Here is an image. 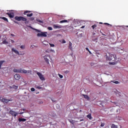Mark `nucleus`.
Instances as JSON below:
<instances>
[{"instance_id":"f257e3e1","label":"nucleus","mask_w":128,"mask_h":128,"mask_svg":"<svg viewBox=\"0 0 128 128\" xmlns=\"http://www.w3.org/2000/svg\"><path fill=\"white\" fill-rule=\"evenodd\" d=\"M13 72H20L21 74H32V70H26L24 69H22V68H20V69H14Z\"/></svg>"},{"instance_id":"f03ea898","label":"nucleus","mask_w":128,"mask_h":128,"mask_svg":"<svg viewBox=\"0 0 128 128\" xmlns=\"http://www.w3.org/2000/svg\"><path fill=\"white\" fill-rule=\"evenodd\" d=\"M14 20H18V22H20V20H22V22H25V24H27L26 20H28V19L24 17V16H16L14 17Z\"/></svg>"},{"instance_id":"7ed1b4c3","label":"nucleus","mask_w":128,"mask_h":128,"mask_svg":"<svg viewBox=\"0 0 128 128\" xmlns=\"http://www.w3.org/2000/svg\"><path fill=\"white\" fill-rule=\"evenodd\" d=\"M107 60H114L116 58V54H110L109 56L106 57Z\"/></svg>"},{"instance_id":"20e7f679","label":"nucleus","mask_w":128,"mask_h":128,"mask_svg":"<svg viewBox=\"0 0 128 128\" xmlns=\"http://www.w3.org/2000/svg\"><path fill=\"white\" fill-rule=\"evenodd\" d=\"M48 32H41V33H38L37 34L38 36L46 38Z\"/></svg>"},{"instance_id":"39448f33","label":"nucleus","mask_w":128,"mask_h":128,"mask_svg":"<svg viewBox=\"0 0 128 128\" xmlns=\"http://www.w3.org/2000/svg\"><path fill=\"white\" fill-rule=\"evenodd\" d=\"M36 74H38V76H39V78L41 80H46V78L44 76V75H42V73H40V72H37Z\"/></svg>"},{"instance_id":"423d86ee","label":"nucleus","mask_w":128,"mask_h":128,"mask_svg":"<svg viewBox=\"0 0 128 128\" xmlns=\"http://www.w3.org/2000/svg\"><path fill=\"white\" fill-rule=\"evenodd\" d=\"M12 51L14 52V54H18V56H24V53L21 54H20V52L17 50H16V49H14V48H12Z\"/></svg>"},{"instance_id":"0eeeda50","label":"nucleus","mask_w":128,"mask_h":128,"mask_svg":"<svg viewBox=\"0 0 128 128\" xmlns=\"http://www.w3.org/2000/svg\"><path fill=\"white\" fill-rule=\"evenodd\" d=\"M9 112H10V114L12 115L14 118H16L18 116V112H15L14 111H13L12 110H10Z\"/></svg>"},{"instance_id":"6e6552de","label":"nucleus","mask_w":128,"mask_h":128,"mask_svg":"<svg viewBox=\"0 0 128 128\" xmlns=\"http://www.w3.org/2000/svg\"><path fill=\"white\" fill-rule=\"evenodd\" d=\"M48 58H50V56H48V55H46L44 56V60L45 62H46V64H50V62H49Z\"/></svg>"},{"instance_id":"1a4fd4ad","label":"nucleus","mask_w":128,"mask_h":128,"mask_svg":"<svg viewBox=\"0 0 128 128\" xmlns=\"http://www.w3.org/2000/svg\"><path fill=\"white\" fill-rule=\"evenodd\" d=\"M6 14L10 18H14V14L12 12L10 13H6Z\"/></svg>"},{"instance_id":"9d476101","label":"nucleus","mask_w":128,"mask_h":128,"mask_svg":"<svg viewBox=\"0 0 128 128\" xmlns=\"http://www.w3.org/2000/svg\"><path fill=\"white\" fill-rule=\"evenodd\" d=\"M10 100L4 98H2V102H4V104H8V102H10Z\"/></svg>"},{"instance_id":"9b49d317","label":"nucleus","mask_w":128,"mask_h":128,"mask_svg":"<svg viewBox=\"0 0 128 128\" xmlns=\"http://www.w3.org/2000/svg\"><path fill=\"white\" fill-rule=\"evenodd\" d=\"M68 48L69 50H72V42H69Z\"/></svg>"},{"instance_id":"f8f14e48","label":"nucleus","mask_w":128,"mask_h":128,"mask_svg":"<svg viewBox=\"0 0 128 128\" xmlns=\"http://www.w3.org/2000/svg\"><path fill=\"white\" fill-rule=\"evenodd\" d=\"M15 80H18L20 78V76L18 74H16L14 76Z\"/></svg>"},{"instance_id":"ddd939ff","label":"nucleus","mask_w":128,"mask_h":128,"mask_svg":"<svg viewBox=\"0 0 128 128\" xmlns=\"http://www.w3.org/2000/svg\"><path fill=\"white\" fill-rule=\"evenodd\" d=\"M54 28H62V26L60 25L54 24L53 25Z\"/></svg>"},{"instance_id":"4468645a","label":"nucleus","mask_w":128,"mask_h":128,"mask_svg":"<svg viewBox=\"0 0 128 128\" xmlns=\"http://www.w3.org/2000/svg\"><path fill=\"white\" fill-rule=\"evenodd\" d=\"M6 62L4 60H0V70L2 68V66L4 64V63Z\"/></svg>"},{"instance_id":"2eb2a0df","label":"nucleus","mask_w":128,"mask_h":128,"mask_svg":"<svg viewBox=\"0 0 128 128\" xmlns=\"http://www.w3.org/2000/svg\"><path fill=\"white\" fill-rule=\"evenodd\" d=\"M26 119L24 118H18V122H26Z\"/></svg>"},{"instance_id":"dca6fc26","label":"nucleus","mask_w":128,"mask_h":128,"mask_svg":"<svg viewBox=\"0 0 128 128\" xmlns=\"http://www.w3.org/2000/svg\"><path fill=\"white\" fill-rule=\"evenodd\" d=\"M111 128H118V126L114 124H111Z\"/></svg>"},{"instance_id":"f3484780","label":"nucleus","mask_w":128,"mask_h":128,"mask_svg":"<svg viewBox=\"0 0 128 128\" xmlns=\"http://www.w3.org/2000/svg\"><path fill=\"white\" fill-rule=\"evenodd\" d=\"M82 96L84 98H86L88 100H90V97L88 96V95L82 94Z\"/></svg>"},{"instance_id":"a211bd4d","label":"nucleus","mask_w":128,"mask_h":128,"mask_svg":"<svg viewBox=\"0 0 128 128\" xmlns=\"http://www.w3.org/2000/svg\"><path fill=\"white\" fill-rule=\"evenodd\" d=\"M0 18H2V20H4V22H8V20L6 17H2Z\"/></svg>"},{"instance_id":"6ab92c4d","label":"nucleus","mask_w":128,"mask_h":128,"mask_svg":"<svg viewBox=\"0 0 128 128\" xmlns=\"http://www.w3.org/2000/svg\"><path fill=\"white\" fill-rule=\"evenodd\" d=\"M60 24H63L64 22H68V20H62L61 21H60Z\"/></svg>"},{"instance_id":"aec40b11","label":"nucleus","mask_w":128,"mask_h":128,"mask_svg":"<svg viewBox=\"0 0 128 128\" xmlns=\"http://www.w3.org/2000/svg\"><path fill=\"white\" fill-rule=\"evenodd\" d=\"M87 118H88L89 120H92V114H89L88 115H87Z\"/></svg>"},{"instance_id":"412c9836","label":"nucleus","mask_w":128,"mask_h":128,"mask_svg":"<svg viewBox=\"0 0 128 128\" xmlns=\"http://www.w3.org/2000/svg\"><path fill=\"white\" fill-rule=\"evenodd\" d=\"M68 121L70 122V124H74L75 122L74 120L70 119H68Z\"/></svg>"},{"instance_id":"4be33fe9","label":"nucleus","mask_w":128,"mask_h":128,"mask_svg":"<svg viewBox=\"0 0 128 128\" xmlns=\"http://www.w3.org/2000/svg\"><path fill=\"white\" fill-rule=\"evenodd\" d=\"M13 88H14V90H18V86L15 85L12 86V87Z\"/></svg>"},{"instance_id":"5701e85b","label":"nucleus","mask_w":128,"mask_h":128,"mask_svg":"<svg viewBox=\"0 0 128 128\" xmlns=\"http://www.w3.org/2000/svg\"><path fill=\"white\" fill-rule=\"evenodd\" d=\"M2 44H8V42H6V40H4L2 42Z\"/></svg>"},{"instance_id":"b1692460","label":"nucleus","mask_w":128,"mask_h":128,"mask_svg":"<svg viewBox=\"0 0 128 128\" xmlns=\"http://www.w3.org/2000/svg\"><path fill=\"white\" fill-rule=\"evenodd\" d=\"M105 125H106V124H104L102 122H101V124H100V126H101L102 128H103V126H104Z\"/></svg>"},{"instance_id":"393cba45","label":"nucleus","mask_w":128,"mask_h":128,"mask_svg":"<svg viewBox=\"0 0 128 128\" xmlns=\"http://www.w3.org/2000/svg\"><path fill=\"white\" fill-rule=\"evenodd\" d=\"M33 14L32 13H31V14H26V16H28V17H30V16H33Z\"/></svg>"},{"instance_id":"a878e982","label":"nucleus","mask_w":128,"mask_h":128,"mask_svg":"<svg viewBox=\"0 0 128 128\" xmlns=\"http://www.w3.org/2000/svg\"><path fill=\"white\" fill-rule=\"evenodd\" d=\"M28 12H30V11L26 10V11L24 12V14L26 15V14H28Z\"/></svg>"},{"instance_id":"bb28decb","label":"nucleus","mask_w":128,"mask_h":128,"mask_svg":"<svg viewBox=\"0 0 128 128\" xmlns=\"http://www.w3.org/2000/svg\"><path fill=\"white\" fill-rule=\"evenodd\" d=\"M92 30H94V28H96V24H94V25L92 26Z\"/></svg>"},{"instance_id":"cd10ccee","label":"nucleus","mask_w":128,"mask_h":128,"mask_svg":"<svg viewBox=\"0 0 128 128\" xmlns=\"http://www.w3.org/2000/svg\"><path fill=\"white\" fill-rule=\"evenodd\" d=\"M113 82L114 84H120V82H118V81Z\"/></svg>"},{"instance_id":"c85d7f7f","label":"nucleus","mask_w":128,"mask_h":128,"mask_svg":"<svg viewBox=\"0 0 128 128\" xmlns=\"http://www.w3.org/2000/svg\"><path fill=\"white\" fill-rule=\"evenodd\" d=\"M25 48H26V46H20V48H22V50H24Z\"/></svg>"},{"instance_id":"c756f323","label":"nucleus","mask_w":128,"mask_h":128,"mask_svg":"<svg viewBox=\"0 0 128 128\" xmlns=\"http://www.w3.org/2000/svg\"><path fill=\"white\" fill-rule=\"evenodd\" d=\"M58 76L60 78H64V76L60 74H58Z\"/></svg>"},{"instance_id":"7c9ffc66","label":"nucleus","mask_w":128,"mask_h":128,"mask_svg":"<svg viewBox=\"0 0 128 128\" xmlns=\"http://www.w3.org/2000/svg\"><path fill=\"white\" fill-rule=\"evenodd\" d=\"M50 44V46H51L52 48H54V44Z\"/></svg>"},{"instance_id":"2f4dec72","label":"nucleus","mask_w":128,"mask_h":128,"mask_svg":"<svg viewBox=\"0 0 128 128\" xmlns=\"http://www.w3.org/2000/svg\"><path fill=\"white\" fill-rule=\"evenodd\" d=\"M48 28L49 30H52V28L50 26L48 27Z\"/></svg>"},{"instance_id":"473e14b6","label":"nucleus","mask_w":128,"mask_h":128,"mask_svg":"<svg viewBox=\"0 0 128 128\" xmlns=\"http://www.w3.org/2000/svg\"><path fill=\"white\" fill-rule=\"evenodd\" d=\"M31 92H34L36 90V89H34V88H31L30 89Z\"/></svg>"},{"instance_id":"72a5a7b5","label":"nucleus","mask_w":128,"mask_h":128,"mask_svg":"<svg viewBox=\"0 0 128 128\" xmlns=\"http://www.w3.org/2000/svg\"><path fill=\"white\" fill-rule=\"evenodd\" d=\"M30 20H34V17H31L30 18Z\"/></svg>"},{"instance_id":"f704fd0d","label":"nucleus","mask_w":128,"mask_h":128,"mask_svg":"<svg viewBox=\"0 0 128 128\" xmlns=\"http://www.w3.org/2000/svg\"><path fill=\"white\" fill-rule=\"evenodd\" d=\"M68 72H70V70H66L64 71V74H68Z\"/></svg>"},{"instance_id":"c9c22d12","label":"nucleus","mask_w":128,"mask_h":128,"mask_svg":"<svg viewBox=\"0 0 128 128\" xmlns=\"http://www.w3.org/2000/svg\"><path fill=\"white\" fill-rule=\"evenodd\" d=\"M78 36H82V33L79 34H78Z\"/></svg>"},{"instance_id":"e433bc0d","label":"nucleus","mask_w":128,"mask_h":128,"mask_svg":"<svg viewBox=\"0 0 128 128\" xmlns=\"http://www.w3.org/2000/svg\"><path fill=\"white\" fill-rule=\"evenodd\" d=\"M109 64H115L114 62H110Z\"/></svg>"},{"instance_id":"4c0bfd02","label":"nucleus","mask_w":128,"mask_h":128,"mask_svg":"<svg viewBox=\"0 0 128 128\" xmlns=\"http://www.w3.org/2000/svg\"><path fill=\"white\" fill-rule=\"evenodd\" d=\"M37 88H38V90H41L42 87L40 86H37Z\"/></svg>"},{"instance_id":"58836bf2","label":"nucleus","mask_w":128,"mask_h":128,"mask_svg":"<svg viewBox=\"0 0 128 128\" xmlns=\"http://www.w3.org/2000/svg\"><path fill=\"white\" fill-rule=\"evenodd\" d=\"M50 100H52V102H56V100H52V98H50Z\"/></svg>"},{"instance_id":"ea45409f","label":"nucleus","mask_w":128,"mask_h":128,"mask_svg":"<svg viewBox=\"0 0 128 128\" xmlns=\"http://www.w3.org/2000/svg\"><path fill=\"white\" fill-rule=\"evenodd\" d=\"M98 38L93 39V42H96V40H97Z\"/></svg>"},{"instance_id":"a19ab883","label":"nucleus","mask_w":128,"mask_h":128,"mask_svg":"<svg viewBox=\"0 0 128 128\" xmlns=\"http://www.w3.org/2000/svg\"><path fill=\"white\" fill-rule=\"evenodd\" d=\"M86 50H87L88 52H90V50L88 49V48H86Z\"/></svg>"},{"instance_id":"79ce46f5","label":"nucleus","mask_w":128,"mask_h":128,"mask_svg":"<svg viewBox=\"0 0 128 128\" xmlns=\"http://www.w3.org/2000/svg\"><path fill=\"white\" fill-rule=\"evenodd\" d=\"M84 119H82V120H80V122H84Z\"/></svg>"},{"instance_id":"37998d69","label":"nucleus","mask_w":128,"mask_h":128,"mask_svg":"<svg viewBox=\"0 0 128 128\" xmlns=\"http://www.w3.org/2000/svg\"><path fill=\"white\" fill-rule=\"evenodd\" d=\"M14 22H15V24H18V22H16V21H14Z\"/></svg>"},{"instance_id":"c03bdc74","label":"nucleus","mask_w":128,"mask_h":128,"mask_svg":"<svg viewBox=\"0 0 128 128\" xmlns=\"http://www.w3.org/2000/svg\"><path fill=\"white\" fill-rule=\"evenodd\" d=\"M114 108H112V109H111L110 110V112H114Z\"/></svg>"},{"instance_id":"a18cd8bd","label":"nucleus","mask_w":128,"mask_h":128,"mask_svg":"<svg viewBox=\"0 0 128 128\" xmlns=\"http://www.w3.org/2000/svg\"><path fill=\"white\" fill-rule=\"evenodd\" d=\"M104 24H107L108 26H110V24H108V23H104Z\"/></svg>"},{"instance_id":"49530a36","label":"nucleus","mask_w":128,"mask_h":128,"mask_svg":"<svg viewBox=\"0 0 128 128\" xmlns=\"http://www.w3.org/2000/svg\"><path fill=\"white\" fill-rule=\"evenodd\" d=\"M62 42H63V44H66V40H64L62 41Z\"/></svg>"},{"instance_id":"de8ad7c7","label":"nucleus","mask_w":128,"mask_h":128,"mask_svg":"<svg viewBox=\"0 0 128 128\" xmlns=\"http://www.w3.org/2000/svg\"><path fill=\"white\" fill-rule=\"evenodd\" d=\"M37 30L38 32H40V30Z\"/></svg>"},{"instance_id":"09e8293b","label":"nucleus","mask_w":128,"mask_h":128,"mask_svg":"<svg viewBox=\"0 0 128 128\" xmlns=\"http://www.w3.org/2000/svg\"><path fill=\"white\" fill-rule=\"evenodd\" d=\"M24 114V112H21L20 113V114Z\"/></svg>"},{"instance_id":"8fccbe9b","label":"nucleus","mask_w":128,"mask_h":128,"mask_svg":"<svg viewBox=\"0 0 128 128\" xmlns=\"http://www.w3.org/2000/svg\"><path fill=\"white\" fill-rule=\"evenodd\" d=\"M88 52H89L90 54H92V52H90V50L88 51Z\"/></svg>"},{"instance_id":"3c124183","label":"nucleus","mask_w":128,"mask_h":128,"mask_svg":"<svg viewBox=\"0 0 128 128\" xmlns=\"http://www.w3.org/2000/svg\"><path fill=\"white\" fill-rule=\"evenodd\" d=\"M11 42H14V40H12Z\"/></svg>"},{"instance_id":"603ef678","label":"nucleus","mask_w":128,"mask_h":128,"mask_svg":"<svg viewBox=\"0 0 128 128\" xmlns=\"http://www.w3.org/2000/svg\"><path fill=\"white\" fill-rule=\"evenodd\" d=\"M38 22H42L41 20H39Z\"/></svg>"},{"instance_id":"864d4df0","label":"nucleus","mask_w":128,"mask_h":128,"mask_svg":"<svg viewBox=\"0 0 128 128\" xmlns=\"http://www.w3.org/2000/svg\"><path fill=\"white\" fill-rule=\"evenodd\" d=\"M32 46H30V48L32 47Z\"/></svg>"},{"instance_id":"5fc2aeb1","label":"nucleus","mask_w":128,"mask_h":128,"mask_svg":"<svg viewBox=\"0 0 128 128\" xmlns=\"http://www.w3.org/2000/svg\"><path fill=\"white\" fill-rule=\"evenodd\" d=\"M22 110H24H24H26V109H22Z\"/></svg>"},{"instance_id":"6e6d98bb","label":"nucleus","mask_w":128,"mask_h":128,"mask_svg":"<svg viewBox=\"0 0 128 128\" xmlns=\"http://www.w3.org/2000/svg\"><path fill=\"white\" fill-rule=\"evenodd\" d=\"M82 112V110H80V112Z\"/></svg>"},{"instance_id":"4d7b16f0","label":"nucleus","mask_w":128,"mask_h":128,"mask_svg":"<svg viewBox=\"0 0 128 128\" xmlns=\"http://www.w3.org/2000/svg\"><path fill=\"white\" fill-rule=\"evenodd\" d=\"M82 28H84V26H82Z\"/></svg>"},{"instance_id":"13d9d810","label":"nucleus","mask_w":128,"mask_h":128,"mask_svg":"<svg viewBox=\"0 0 128 128\" xmlns=\"http://www.w3.org/2000/svg\"><path fill=\"white\" fill-rule=\"evenodd\" d=\"M78 34V32H77V33H76V34Z\"/></svg>"},{"instance_id":"bf43d9fd","label":"nucleus","mask_w":128,"mask_h":128,"mask_svg":"<svg viewBox=\"0 0 128 128\" xmlns=\"http://www.w3.org/2000/svg\"><path fill=\"white\" fill-rule=\"evenodd\" d=\"M78 122V121H76V122Z\"/></svg>"},{"instance_id":"052dcab7","label":"nucleus","mask_w":128,"mask_h":128,"mask_svg":"<svg viewBox=\"0 0 128 128\" xmlns=\"http://www.w3.org/2000/svg\"><path fill=\"white\" fill-rule=\"evenodd\" d=\"M11 35H12V36H14V35H12V34H11Z\"/></svg>"},{"instance_id":"680f3d73","label":"nucleus","mask_w":128,"mask_h":128,"mask_svg":"<svg viewBox=\"0 0 128 128\" xmlns=\"http://www.w3.org/2000/svg\"><path fill=\"white\" fill-rule=\"evenodd\" d=\"M11 35H12V36H14V35H12V34H11Z\"/></svg>"},{"instance_id":"e2e57ef3","label":"nucleus","mask_w":128,"mask_h":128,"mask_svg":"<svg viewBox=\"0 0 128 128\" xmlns=\"http://www.w3.org/2000/svg\"><path fill=\"white\" fill-rule=\"evenodd\" d=\"M0 38H1V36H0Z\"/></svg>"},{"instance_id":"0e129e2a","label":"nucleus","mask_w":128,"mask_h":128,"mask_svg":"<svg viewBox=\"0 0 128 128\" xmlns=\"http://www.w3.org/2000/svg\"><path fill=\"white\" fill-rule=\"evenodd\" d=\"M100 24H102V22H100Z\"/></svg>"}]
</instances>
